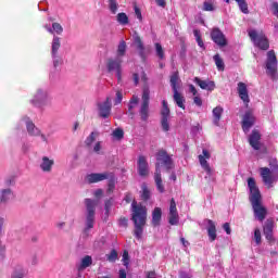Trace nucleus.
Returning a JSON list of instances; mask_svg holds the SVG:
<instances>
[{"instance_id":"nucleus-30","label":"nucleus","mask_w":278,"mask_h":278,"mask_svg":"<svg viewBox=\"0 0 278 278\" xmlns=\"http://www.w3.org/2000/svg\"><path fill=\"white\" fill-rule=\"evenodd\" d=\"M160 223H162V208L155 207L152 212V225L153 227H160Z\"/></svg>"},{"instance_id":"nucleus-62","label":"nucleus","mask_w":278,"mask_h":278,"mask_svg":"<svg viewBox=\"0 0 278 278\" xmlns=\"http://www.w3.org/2000/svg\"><path fill=\"white\" fill-rule=\"evenodd\" d=\"M4 185H5V186H14V179H12V178H7V179L4 180Z\"/></svg>"},{"instance_id":"nucleus-20","label":"nucleus","mask_w":278,"mask_h":278,"mask_svg":"<svg viewBox=\"0 0 278 278\" xmlns=\"http://www.w3.org/2000/svg\"><path fill=\"white\" fill-rule=\"evenodd\" d=\"M262 135L257 130H253L249 137L250 147L254 149V151H260L262 149Z\"/></svg>"},{"instance_id":"nucleus-41","label":"nucleus","mask_w":278,"mask_h":278,"mask_svg":"<svg viewBox=\"0 0 278 278\" xmlns=\"http://www.w3.org/2000/svg\"><path fill=\"white\" fill-rule=\"evenodd\" d=\"M109 10L111 14L118 12V2L116 0H109Z\"/></svg>"},{"instance_id":"nucleus-54","label":"nucleus","mask_w":278,"mask_h":278,"mask_svg":"<svg viewBox=\"0 0 278 278\" xmlns=\"http://www.w3.org/2000/svg\"><path fill=\"white\" fill-rule=\"evenodd\" d=\"M93 151L94 153H97L98 155H101V141L96 142L94 147H93Z\"/></svg>"},{"instance_id":"nucleus-23","label":"nucleus","mask_w":278,"mask_h":278,"mask_svg":"<svg viewBox=\"0 0 278 278\" xmlns=\"http://www.w3.org/2000/svg\"><path fill=\"white\" fill-rule=\"evenodd\" d=\"M54 164L55 161L49 159V156H42L39 163V168L42 170V173H51V170H53Z\"/></svg>"},{"instance_id":"nucleus-44","label":"nucleus","mask_w":278,"mask_h":278,"mask_svg":"<svg viewBox=\"0 0 278 278\" xmlns=\"http://www.w3.org/2000/svg\"><path fill=\"white\" fill-rule=\"evenodd\" d=\"M52 31L53 34H58V36H62V33L64 31V27H62L60 23H53Z\"/></svg>"},{"instance_id":"nucleus-58","label":"nucleus","mask_w":278,"mask_h":278,"mask_svg":"<svg viewBox=\"0 0 278 278\" xmlns=\"http://www.w3.org/2000/svg\"><path fill=\"white\" fill-rule=\"evenodd\" d=\"M223 229L226 231L228 236L231 235V227L229 226V223H225L223 225Z\"/></svg>"},{"instance_id":"nucleus-3","label":"nucleus","mask_w":278,"mask_h":278,"mask_svg":"<svg viewBox=\"0 0 278 278\" xmlns=\"http://www.w3.org/2000/svg\"><path fill=\"white\" fill-rule=\"evenodd\" d=\"M269 166L271 170L268 167H261L260 173L265 186H267V188H273V184L278 181V162L276 159L269 161Z\"/></svg>"},{"instance_id":"nucleus-45","label":"nucleus","mask_w":278,"mask_h":278,"mask_svg":"<svg viewBox=\"0 0 278 278\" xmlns=\"http://www.w3.org/2000/svg\"><path fill=\"white\" fill-rule=\"evenodd\" d=\"M169 117H162L161 118V127L163 131H170V124L168 123Z\"/></svg>"},{"instance_id":"nucleus-5","label":"nucleus","mask_w":278,"mask_h":278,"mask_svg":"<svg viewBox=\"0 0 278 278\" xmlns=\"http://www.w3.org/2000/svg\"><path fill=\"white\" fill-rule=\"evenodd\" d=\"M86 205V219H85V229L84 233L88 236L90 233V229L94 227V215L97 212V201L92 199H85Z\"/></svg>"},{"instance_id":"nucleus-27","label":"nucleus","mask_w":278,"mask_h":278,"mask_svg":"<svg viewBox=\"0 0 278 278\" xmlns=\"http://www.w3.org/2000/svg\"><path fill=\"white\" fill-rule=\"evenodd\" d=\"M154 181L159 192L164 193L165 189L164 185L162 184V169H160V165L156 166V170L154 173Z\"/></svg>"},{"instance_id":"nucleus-2","label":"nucleus","mask_w":278,"mask_h":278,"mask_svg":"<svg viewBox=\"0 0 278 278\" xmlns=\"http://www.w3.org/2000/svg\"><path fill=\"white\" fill-rule=\"evenodd\" d=\"M131 220L135 225L134 236L137 240L142 239L144 233V225H147V206L138 204L136 200L131 203Z\"/></svg>"},{"instance_id":"nucleus-12","label":"nucleus","mask_w":278,"mask_h":278,"mask_svg":"<svg viewBox=\"0 0 278 278\" xmlns=\"http://www.w3.org/2000/svg\"><path fill=\"white\" fill-rule=\"evenodd\" d=\"M266 73L271 79H277V55L274 50L267 52Z\"/></svg>"},{"instance_id":"nucleus-57","label":"nucleus","mask_w":278,"mask_h":278,"mask_svg":"<svg viewBox=\"0 0 278 278\" xmlns=\"http://www.w3.org/2000/svg\"><path fill=\"white\" fill-rule=\"evenodd\" d=\"M193 103H195L198 108H201V105H203V100L201 99V97H194Z\"/></svg>"},{"instance_id":"nucleus-56","label":"nucleus","mask_w":278,"mask_h":278,"mask_svg":"<svg viewBox=\"0 0 278 278\" xmlns=\"http://www.w3.org/2000/svg\"><path fill=\"white\" fill-rule=\"evenodd\" d=\"M118 225H119V227H127V225H128V219L125 218V217H121V218H119V222H118Z\"/></svg>"},{"instance_id":"nucleus-46","label":"nucleus","mask_w":278,"mask_h":278,"mask_svg":"<svg viewBox=\"0 0 278 278\" xmlns=\"http://www.w3.org/2000/svg\"><path fill=\"white\" fill-rule=\"evenodd\" d=\"M97 136H99V132H91L87 139H86V144L87 147H91L92 146V142H94V140H97Z\"/></svg>"},{"instance_id":"nucleus-60","label":"nucleus","mask_w":278,"mask_h":278,"mask_svg":"<svg viewBox=\"0 0 278 278\" xmlns=\"http://www.w3.org/2000/svg\"><path fill=\"white\" fill-rule=\"evenodd\" d=\"M189 92H191V94H193V97H197L198 91H197V88L194 87V85H189Z\"/></svg>"},{"instance_id":"nucleus-1","label":"nucleus","mask_w":278,"mask_h":278,"mask_svg":"<svg viewBox=\"0 0 278 278\" xmlns=\"http://www.w3.org/2000/svg\"><path fill=\"white\" fill-rule=\"evenodd\" d=\"M248 188L250 191V202L254 212V217L256 220H260V223H264V220H266V216H268V208L262 205V193L260 192V188H257L255 178L248 179Z\"/></svg>"},{"instance_id":"nucleus-59","label":"nucleus","mask_w":278,"mask_h":278,"mask_svg":"<svg viewBox=\"0 0 278 278\" xmlns=\"http://www.w3.org/2000/svg\"><path fill=\"white\" fill-rule=\"evenodd\" d=\"M135 14L139 21H142V12L140 9H138V7H135Z\"/></svg>"},{"instance_id":"nucleus-33","label":"nucleus","mask_w":278,"mask_h":278,"mask_svg":"<svg viewBox=\"0 0 278 278\" xmlns=\"http://www.w3.org/2000/svg\"><path fill=\"white\" fill-rule=\"evenodd\" d=\"M90 266H92V256L86 255L80 260L78 270H86V268H90Z\"/></svg>"},{"instance_id":"nucleus-14","label":"nucleus","mask_w":278,"mask_h":278,"mask_svg":"<svg viewBox=\"0 0 278 278\" xmlns=\"http://www.w3.org/2000/svg\"><path fill=\"white\" fill-rule=\"evenodd\" d=\"M210 151H207L206 149H203L202 154L199 155L200 165L203 170H205L206 175H208V177H211V175L214 173L212 167H210V163H207V160H210Z\"/></svg>"},{"instance_id":"nucleus-32","label":"nucleus","mask_w":278,"mask_h":278,"mask_svg":"<svg viewBox=\"0 0 278 278\" xmlns=\"http://www.w3.org/2000/svg\"><path fill=\"white\" fill-rule=\"evenodd\" d=\"M174 101L178 108H181V110H186V98L179 93V90L174 91Z\"/></svg>"},{"instance_id":"nucleus-16","label":"nucleus","mask_w":278,"mask_h":278,"mask_svg":"<svg viewBox=\"0 0 278 278\" xmlns=\"http://www.w3.org/2000/svg\"><path fill=\"white\" fill-rule=\"evenodd\" d=\"M109 173L110 172L87 174L85 181L86 184H99L101 181H105V179H108Z\"/></svg>"},{"instance_id":"nucleus-15","label":"nucleus","mask_w":278,"mask_h":278,"mask_svg":"<svg viewBox=\"0 0 278 278\" xmlns=\"http://www.w3.org/2000/svg\"><path fill=\"white\" fill-rule=\"evenodd\" d=\"M137 170L139 177H149V162L147 161V156L139 155L137 161Z\"/></svg>"},{"instance_id":"nucleus-51","label":"nucleus","mask_w":278,"mask_h":278,"mask_svg":"<svg viewBox=\"0 0 278 278\" xmlns=\"http://www.w3.org/2000/svg\"><path fill=\"white\" fill-rule=\"evenodd\" d=\"M125 136V132L123 129L117 128L113 131V138H116V140H122V138Z\"/></svg>"},{"instance_id":"nucleus-36","label":"nucleus","mask_w":278,"mask_h":278,"mask_svg":"<svg viewBox=\"0 0 278 278\" xmlns=\"http://www.w3.org/2000/svg\"><path fill=\"white\" fill-rule=\"evenodd\" d=\"M139 102H140V98H138V96H132V98L129 100V103H128L129 114H134V108H136V105H138Z\"/></svg>"},{"instance_id":"nucleus-53","label":"nucleus","mask_w":278,"mask_h":278,"mask_svg":"<svg viewBox=\"0 0 278 278\" xmlns=\"http://www.w3.org/2000/svg\"><path fill=\"white\" fill-rule=\"evenodd\" d=\"M123 102V90H117L115 94V105Z\"/></svg>"},{"instance_id":"nucleus-25","label":"nucleus","mask_w":278,"mask_h":278,"mask_svg":"<svg viewBox=\"0 0 278 278\" xmlns=\"http://www.w3.org/2000/svg\"><path fill=\"white\" fill-rule=\"evenodd\" d=\"M275 229V223L273 220H267L263 227L264 236L268 242H275V237L273 236V230Z\"/></svg>"},{"instance_id":"nucleus-55","label":"nucleus","mask_w":278,"mask_h":278,"mask_svg":"<svg viewBox=\"0 0 278 278\" xmlns=\"http://www.w3.org/2000/svg\"><path fill=\"white\" fill-rule=\"evenodd\" d=\"M39 260H38V256L37 255H33L31 257H30V264H31V266H38V264H39Z\"/></svg>"},{"instance_id":"nucleus-37","label":"nucleus","mask_w":278,"mask_h":278,"mask_svg":"<svg viewBox=\"0 0 278 278\" xmlns=\"http://www.w3.org/2000/svg\"><path fill=\"white\" fill-rule=\"evenodd\" d=\"M163 109L161 111L162 118H170V109H168V102L166 100H163Z\"/></svg>"},{"instance_id":"nucleus-35","label":"nucleus","mask_w":278,"mask_h":278,"mask_svg":"<svg viewBox=\"0 0 278 278\" xmlns=\"http://www.w3.org/2000/svg\"><path fill=\"white\" fill-rule=\"evenodd\" d=\"M125 53H127V43L125 42V40H122L117 47L116 58L123 60Z\"/></svg>"},{"instance_id":"nucleus-39","label":"nucleus","mask_w":278,"mask_h":278,"mask_svg":"<svg viewBox=\"0 0 278 278\" xmlns=\"http://www.w3.org/2000/svg\"><path fill=\"white\" fill-rule=\"evenodd\" d=\"M213 60L218 68V71H225V62L223 61V59L220 58V54H215L213 56Z\"/></svg>"},{"instance_id":"nucleus-29","label":"nucleus","mask_w":278,"mask_h":278,"mask_svg":"<svg viewBox=\"0 0 278 278\" xmlns=\"http://www.w3.org/2000/svg\"><path fill=\"white\" fill-rule=\"evenodd\" d=\"M206 225H207L206 229H207L208 238L211 242H214V240H216V225L211 219H206Z\"/></svg>"},{"instance_id":"nucleus-50","label":"nucleus","mask_w":278,"mask_h":278,"mask_svg":"<svg viewBox=\"0 0 278 278\" xmlns=\"http://www.w3.org/2000/svg\"><path fill=\"white\" fill-rule=\"evenodd\" d=\"M237 3L243 14H249V4L247 3V0L243 2H237Z\"/></svg>"},{"instance_id":"nucleus-21","label":"nucleus","mask_w":278,"mask_h":278,"mask_svg":"<svg viewBox=\"0 0 278 278\" xmlns=\"http://www.w3.org/2000/svg\"><path fill=\"white\" fill-rule=\"evenodd\" d=\"M14 199V191L10 188L0 189V205H8Z\"/></svg>"},{"instance_id":"nucleus-38","label":"nucleus","mask_w":278,"mask_h":278,"mask_svg":"<svg viewBox=\"0 0 278 278\" xmlns=\"http://www.w3.org/2000/svg\"><path fill=\"white\" fill-rule=\"evenodd\" d=\"M116 21L119 25H129V17L127 16V13H118Z\"/></svg>"},{"instance_id":"nucleus-9","label":"nucleus","mask_w":278,"mask_h":278,"mask_svg":"<svg viewBox=\"0 0 278 278\" xmlns=\"http://www.w3.org/2000/svg\"><path fill=\"white\" fill-rule=\"evenodd\" d=\"M60 47H62L60 37L54 36L51 43V58H52L54 68H58V66H62L64 62L62 60V56L60 55Z\"/></svg>"},{"instance_id":"nucleus-64","label":"nucleus","mask_w":278,"mask_h":278,"mask_svg":"<svg viewBox=\"0 0 278 278\" xmlns=\"http://www.w3.org/2000/svg\"><path fill=\"white\" fill-rule=\"evenodd\" d=\"M147 278H156L155 271H148Z\"/></svg>"},{"instance_id":"nucleus-49","label":"nucleus","mask_w":278,"mask_h":278,"mask_svg":"<svg viewBox=\"0 0 278 278\" xmlns=\"http://www.w3.org/2000/svg\"><path fill=\"white\" fill-rule=\"evenodd\" d=\"M106 260L108 262H115L116 260H118V253L116 252V250H112L111 253L106 255Z\"/></svg>"},{"instance_id":"nucleus-47","label":"nucleus","mask_w":278,"mask_h":278,"mask_svg":"<svg viewBox=\"0 0 278 278\" xmlns=\"http://www.w3.org/2000/svg\"><path fill=\"white\" fill-rule=\"evenodd\" d=\"M141 198L143 199V201H149V199H151V191H149V188H147V185L142 186Z\"/></svg>"},{"instance_id":"nucleus-22","label":"nucleus","mask_w":278,"mask_h":278,"mask_svg":"<svg viewBox=\"0 0 278 278\" xmlns=\"http://www.w3.org/2000/svg\"><path fill=\"white\" fill-rule=\"evenodd\" d=\"M237 92L241 101H243L245 105H249L251 99H249V89L247 88V84L238 83Z\"/></svg>"},{"instance_id":"nucleus-18","label":"nucleus","mask_w":278,"mask_h":278,"mask_svg":"<svg viewBox=\"0 0 278 278\" xmlns=\"http://www.w3.org/2000/svg\"><path fill=\"white\" fill-rule=\"evenodd\" d=\"M254 125H255V116L253 115V113H251V111L245 112L242 118V129L244 134H249V131L251 130V127H253Z\"/></svg>"},{"instance_id":"nucleus-8","label":"nucleus","mask_w":278,"mask_h":278,"mask_svg":"<svg viewBox=\"0 0 278 278\" xmlns=\"http://www.w3.org/2000/svg\"><path fill=\"white\" fill-rule=\"evenodd\" d=\"M162 170V166L166 168V170H170L173 168V157L166 152V150H159L156 153V164L155 170Z\"/></svg>"},{"instance_id":"nucleus-52","label":"nucleus","mask_w":278,"mask_h":278,"mask_svg":"<svg viewBox=\"0 0 278 278\" xmlns=\"http://www.w3.org/2000/svg\"><path fill=\"white\" fill-rule=\"evenodd\" d=\"M169 214H178L177 213V203L175 202V199L170 200Z\"/></svg>"},{"instance_id":"nucleus-13","label":"nucleus","mask_w":278,"mask_h":278,"mask_svg":"<svg viewBox=\"0 0 278 278\" xmlns=\"http://www.w3.org/2000/svg\"><path fill=\"white\" fill-rule=\"evenodd\" d=\"M98 112L101 118H109L110 114L112 113V100L110 98H106L104 102H99Z\"/></svg>"},{"instance_id":"nucleus-42","label":"nucleus","mask_w":278,"mask_h":278,"mask_svg":"<svg viewBox=\"0 0 278 278\" xmlns=\"http://www.w3.org/2000/svg\"><path fill=\"white\" fill-rule=\"evenodd\" d=\"M204 12H214V0H207L203 3Z\"/></svg>"},{"instance_id":"nucleus-19","label":"nucleus","mask_w":278,"mask_h":278,"mask_svg":"<svg viewBox=\"0 0 278 278\" xmlns=\"http://www.w3.org/2000/svg\"><path fill=\"white\" fill-rule=\"evenodd\" d=\"M193 81L202 90H207V92H213V90L216 89V83H214V80H210V79L203 80V79H201L199 77H194Z\"/></svg>"},{"instance_id":"nucleus-11","label":"nucleus","mask_w":278,"mask_h":278,"mask_svg":"<svg viewBox=\"0 0 278 278\" xmlns=\"http://www.w3.org/2000/svg\"><path fill=\"white\" fill-rule=\"evenodd\" d=\"M151 91L149 87H144L142 91V102L140 104L139 114L141 121H149V101L151 99Z\"/></svg>"},{"instance_id":"nucleus-17","label":"nucleus","mask_w":278,"mask_h":278,"mask_svg":"<svg viewBox=\"0 0 278 278\" xmlns=\"http://www.w3.org/2000/svg\"><path fill=\"white\" fill-rule=\"evenodd\" d=\"M211 38L217 47H227V38L225 37V34L220 31L218 28H214L211 31Z\"/></svg>"},{"instance_id":"nucleus-10","label":"nucleus","mask_w":278,"mask_h":278,"mask_svg":"<svg viewBox=\"0 0 278 278\" xmlns=\"http://www.w3.org/2000/svg\"><path fill=\"white\" fill-rule=\"evenodd\" d=\"M248 34L255 47H258V49H262L263 51L268 50L269 43L266 35L263 33H257L255 29H250Z\"/></svg>"},{"instance_id":"nucleus-48","label":"nucleus","mask_w":278,"mask_h":278,"mask_svg":"<svg viewBox=\"0 0 278 278\" xmlns=\"http://www.w3.org/2000/svg\"><path fill=\"white\" fill-rule=\"evenodd\" d=\"M155 51L157 58H160V60H164V48H162V45L155 43Z\"/></svg>"},{"instance_id":"nucleus-61","label":"nucleus","mask_w":278,"mask_h":278,"mask_svg":"<svg viewBox=\"0 0 278 278\" xmlns=\"http://www.w3.org/2000/svg\"><path fill=\"white\" fill-rule=\"evenodd\" d=\"M110 207H112V200L105 202L104 208L106 213L110 212Z\"/></svg>"},{"instance_id":"nucleus-7","label":"nucleus","mask_w":278,"mask_h":278,"mask_svg":"<svg viewBox=\"0 0 278 278\" xmlns=\"http://www.w3.org/2000/svg\"><path fill=\"white\" fill-rule=\"evenodd\" d=\"M106 71L109 73H115L118 83L123 81V59H109L106 62Z\"/></svg>"},{"instance_id":"nucleus-40","label":"nucleus","mask_w":278,"mask_h":278,"mask_svg":"<svg viewBox=\"0 0 278 278\" xmlns=\"http://www.w3.org/2000/svg\"><path fill=\"white\" fill-rule=\"evenodd\" d=\"M168 223L169 225H179V213H169Z\"/></svg>"},{"instance_id":"nucleus-24","label":"nucleus","mask_w":278,"mask_h":278,"mask_svg":"<svg viewBox=\"0 0 278 278\" xmlns=\"http://www.w3.org/2000/svg\"><path fill=\"white\" fill-rule=\"evenodd\" d=\"M132 38H134V45L138 51V54L142 60H144V58H147V52H146V48H144V43L142 42V39L140 38V36H138V34H135Z\"/></svg>"},{"instance_id":"nucleus-6","label":"nucleus","mask_w":278,"mask_h":278,"mask_svg":"<svg viewBox=\"0 0 278 278\" xmlns=\"http://www.w3.org/2000/svg\"><path fill=\"white\" fill-rule=\"evenodd\" d=\"M29 103L34 105V108H47V105H51V93L49 90L39 88L34 93Z\"/></svg>"},{"instance_id":"nucleus-31","label":"nucleus","mask_w":278,"mask_h":278,"mask_svg":"<svg viewBox=\"0 0 278 278\" xmlns=\"http://www.w3.org/2000/svg\"><path fill=\"white\" fill-rule=\"evenodd\" d=\"M108 192L112 193L116 189V175L114 173L109 172L108 174Z\"/></svg>"},{"instance_id":"nucleus-4","label":"nucleus","mask_w":278,"mask_h":278,"mask_svg":"<svg viewBox=\"0 0 278 278\" xmlns=\"http://www.w3.org/2000/svg\"><path fill=\"white\" fill-rule=\"evenodd\" d=\"M23 125L26 126V130L28 136H31L33 138H40L41 142H45L46 144H49V137L47 135L42 134V130L34 124L33 121H30L29 117H24L20 121V123L16 126L17 130L23 129Z\"/></svg>"},{"instance_id":"nucleus-26","label":"nucleus","mask_w":278,"mask_h":278,"mask_svg":"<svg viewBox=\"0 0 278 278\" xmlns=\"http://www.w3.org/2000/svg\"><path fill=\"white\" fill-rule=\"evenodd\" d=\"M225 110L223 106L217 105L216 108L213 109L212 114H213V125L218 127L220 125V118H223V113Z\"/></svg>"},{"instance_id":"nucleus-28","label":"nucleus","mask_w":278,"mask_h":278,"mask_svg":"<svg viewBox=\"0 0 278 278\" xmlns=\"http://www.w3.org/2000/svg\"><path fill=\"white\" fill-rule=\"evenodd\" d=\"M27 276V269L23 265H16L11 273L10 278H25Z\"/></svg>"},{"instance_id":"nucleus-63","label":"nucleus","mask_w":278,"mask_h":278,"mask_svg":"<svg viewBox=\"0 0 278 278\" xmlns=\"http://www.w3.org/2000/svg\"><path fill=\"white\" fill-rule=\"evenodd\" d=\"M66 227V223L65 222H59L56 223V228L58 229H64Z\"/></svg>"},{"instance_id":"nucleus-43","label":"nucleus","mask_w":278,"mask_h":278,"mask_svg":"<svg viewBox=\"0 0 278 278\" xmlns=\"http://www.w3.org/2000/svg\"><path fill=\"white\" fill-rule=\"evenodd\" d=\"M253 240L255 241V244L258 247V244H262V231L260 228L254 229V236Z\"/></svg>"},{"instance_id":"nucleus-34","label":"nucleus","mask_w":278,"mask_h":278,"mask_svg":"<svg viewBox=\"0 0 278 278\" xmlns=\"http://www.w3.org/2000/svg\"><path fill=\"white\" fill-rule=\"evenodd\" d=\"M170 86L173 92L179 90V87H177V84H179V72H174L170 76Z\"/></svg>"}]
</instances>
